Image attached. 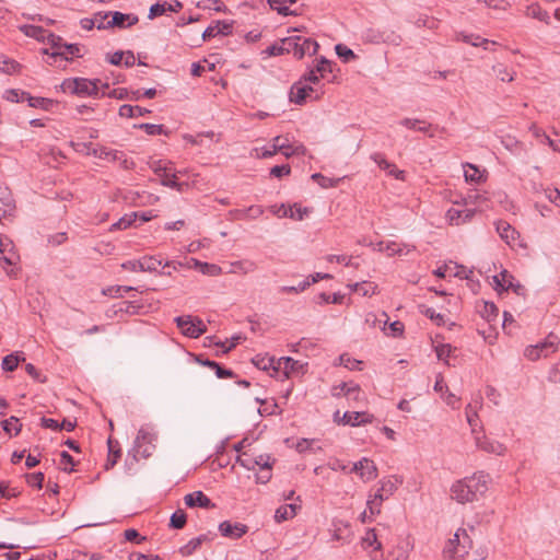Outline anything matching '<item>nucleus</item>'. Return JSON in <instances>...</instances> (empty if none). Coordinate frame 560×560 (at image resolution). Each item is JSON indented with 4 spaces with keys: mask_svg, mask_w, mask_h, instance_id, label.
Here are the masks:
<instances>
[{
    "mask_svg": "<svg viewBox=\"0 0 560 560\" xmlns=\"http://www.w3.org/2000/svg\"><path fill=\"white\" fill-rule=\"evenodd\" d=\"M487 490V482L481 476H472L464 480L456 481L452 488V498L458 503H468L477 500V495L485 493Z\"/></svg>",
    "mask_w": 560,
    "mask_h": 560,
    "instance_id": "obj_1",
    "label": "nucleus"
},
{
    "mask_svg": "<svg viewBox=\"0 0 560 560\" xmlns=\"http://www.w3.org/2000/svg\"><path fill=\"white\" fill-rule=\"evenodd\" d=\"M471 546L472 541L466 529H457L443 550L444 560H463Z\"/></svg>",
    "mask_w": 560,
    "mask_h": 560,
    "instance_id": "obj_2",
    "label": "nucleus"
},
{
    "mask_svg": "<svg viewBox=\"0 0 560 560\" xmlns=\"http://www.w3.org/2000/svg\"><path fill=\"white\" fill-rule=\"evenodd\" d=\"M98 83H101L100 79L74 78L65 80L61 88L65 92L80 96H97Z\"/></svg>",
    "mask_w": 560,
    "mask_h": 560,
    "instance_id": "obj_3",
    "label": "nucleus"
},
{
    "mask_svg": "<svg viewBox=\"0 0 560 560\" xmlns=\"http://www.w3.org/2000/svg\"><path fill=\"white\" fill-rule=\"evenodd\" d=\"M284 44L288 46V54L292 52L298 59H302L305 55H315L319 48L316 40L301 36L287 37Z\"/></svg>",
    "mask_w": 560,
    "mask_h": 560,
    "instance_id": "obj_4",
    "label": "nucleus"
},
{
    "mask_svg": "<svg viewBox=\"0 0 560 560\" xmlns=\"http://www.w3.org/2000/svg\"><path fill=\"white\" fill-rule=\"evenodd\" d=\"M322 96L314 86L306 84L305 80H299L290 89V102L303 105L307 100L317 101Z\"/></svg>",
    "mask_w": 560,
    "mask_h": 560,
    "instance_id": "obj_5",
    "label": "nucleus"
},
{
    "mask_svg": "<svg viewBox=\"0 0 560 560\" xmlns=\"http://www.w3.org/2000/svg\"><path fill=\"white\" fill-rule=\"evenodd\" d=\"M177 327L180 331L189 338H198L207 328L203 322L199 318H192L191 316H178L175 318Z\"/></svg>",
    "mask_w": 560,
    "mask_h": 560,
    "instance_id": "obj_6",
    "label": "nucleus"
},
{
    "mask_svg": "<svg viewBox=\"0 0 560 560\" xmlns=\"http://www.w3.org/2000/svg\"><path fill=\"white\" fill-rule=\"evenodd\" d=\"M352 471H355L364 482L374 480L377 477L375 463L366 457L357 462L352 467Z\"/></svg>",
    "mask_w": 560,
    "mask_h": 560,
    "instance_id": "obj_7",
    "label": "nucleus"
},
{
    "mask_svg": "<svg viewBox=\"0 0 560 560\" xmlns=\"http://www.w3.org/2000/svg\"><path fill=\"white\" fill-rule=\"evenodd\" d=\"M476 214V210L475 209H456V208H451L447 210L446 212V218L450 222V224L452 225H462V224H465L469 221H471V219L474 218V215Z\"/></svg>",
    "mask_w": 560,
    "mask_h": 560,
    "instance_id": "obj_8",
    "label": "nucleus"
},
{
    "mask_svg": "<svg viewBox=\"0 0 560 560\" xmlns=\"http://www.w3.org/2000/svg\"><path fill=\"white\" fill-rule=\"evenodd\" d=\"M0 254L3 255L0 257V262L7 266L14 265L18 259L12 241L2 234H0Z\"/></svg>",
    "mask_w": 560,
    "mask_h": 560,
    "instance_id": "obj_9",
    "label": "nucleus"
},
{
    "mask_svg": "<svg viewBox=\"0 0 560 560\" xmlns=\"http://www.w3.org/2000/svg\"><path fill=\"white\" fill-rule=\"evenodd\" d=\"M185 504L188 508H203V509H213L215 508V504L211 502V500L202 492V491H195L191 493H188L184 497Z\"/></svg>",
    "mask_w": 560,
    "mask_h": 560,
    "instance_id": "obj_10",
    "label": "nucleus"
},
{
    "mask_svg": "<svg viewBox=\"0 0 560 560\" xmlns=\"http://www.w3.org/2000/svg\"><path fill=\"white\" fill-rule=\"evenodd\" d=\"M372 421L373 416L368 412L346 411L339 422L342 424L358 427L361 424L371 423Z\"/></svg>",
    "mask_w": 560,
    "mask_h": 560,
    "instance_id": "obj_11",
    "label": "nucleus"
},
{
    "mask_svg": "<svg viewBox=\"0 0 560 560\" xmlns=\"http://www.w3.org/2000/svg\"><path fill=\"white\" fill-rule=\"evenodd\" d=\"M371 159L378 165L381 170L387 172L388 175H392L397 179H405L404 171L398 170L396 165L387 161L383 154L374 153Z\"/></svg>",
    "mask_w": 560,
    "mask_h": 560,
    "instance_id": "obj_12",
    "label": "nucleus"
},
{
    "mask_svg": "<svg viewBox=\"0 0 560 560\" xmlns=\"http://www.w3.org/2000/svg\"><path fill=\"white\" fill-rule=\"evenodd\" d=\"M495 229L508 245H513L520 237V233L506 221H498Z\"/></svg>",
    "mask_w": 560,
    "mask_h": 560,
    "instance_id": "obj_13",
    "label": "nucleus"
},
{
    "mask_svg": "<svg viewBox=\"0 0 560 560\" xmlns=\"http://www.w3.org/2000/svg\"><path fill=\"white\" fill-rule=\"evenodd\" d=\"M247 526L241 523L232 524L229 521L220 523L219 530L222 536L240 538L247 533Z\"/></svg>",
    "mask_w": 560,
    "mask_h": 560,
    "instance_id": "obj_14",
    "label": "nucleus"
},
{
    "mask_svg": "<svg viewBox=\"0 0 560 560\" xmlns=\"http://www.w3.org/2000/svg\"><path fill=\"white\" fill-rule=\"evenodd\" d=\"M233 23L226 21H217L215 25L208 26L202 33V39H210L219 34L229 35L232 33Z\"/></svg>",
    "mask_w": 560,
    "mask_h": 560,
    "instance_id": "obj_15",
    "label": "nucleus"
},
{
    "mask_svg": "<svg viewBox=\"0 0 560 560\" xmlns=\"http://www.w3.org/2000/svg\"><path fill=\"white\" fill-rule=\"evenodd\" d=\"M138 21L139 19L137 15L125 14L116 11L112 14V20L107 22V27H129L137 24Z\"/></svg>",
    "mask_w": 560,
    "mask_h": 560,
    "instance_id": "obj_16",
    "label": "nucleus"
},
{
    "mask_svg": "<svg viewBox=\"0 0 560 560\" xmlns=\"http://www.w3.org/2000/svg\"><path fill=\"white\" fill-rule=\"evenodd\" d=\"M183 8V3L178 0H175L173 1V3H167V2H164V3H160V2H156L154 4L151 5L150 10H149V19H154L159 15H162L164 14L166 11H172V12H178L179 10H182Z\"/></svg>",
    "mask_w": 560,
    "mask_h": 560,
    "instance_id": "obj_17",
    "label": "nucleus"
},
{
    "mask_svg": "<svg viewBox=\"0 0 560 560\" xmlns=\"http://www.w3.org/2000/svg\"><path fill=\"white\" fill-rule=\"evenodd\" d=\"M304 368V364L298 360H294L290 357H283L277 360V368L275 371L282 370L285 376H289L290 373L300 372Z\"/></svg>",
    "mask_w": 560,
    "mask_h": 560,
    "instance_id": "obj_18",
    "label": "nucleus"
},
{
    "mask_svg": "<svg viewBox=\"0 0 560 560\" xmlns=\"http://www.w3.org/2000/svg\"><path fill=\"white\" fill-rule=\"evenodd\" d=\"M559 343H560L559 337L556 334L550 332L545 338V340L539 342V343H537V346L539 347V350H540L542 357L547 358L550 354H552V353L558 351Z\"/></svg>",
    "mask_w": 560,
    "mask_h": 560,
    "instance_id": "obj_19",
    "label": "nucleus"
},
{
    "mask_svg": "<svg viewBox=\"0 0 560 560\" xmlns=\"http://www.w3.org/2000/svg\"><path fill=\"white\" fill-rule=\"evenodd\" d=\"M107 446H108V456H107L104 467L106 470H109L117 464L118 459L120 458L121 450L119 446V442L114 440L113 438H108Z\"/></svg>",
    "mask_w": 560,
    "mask_h": 560,
    "instance_id": "obj_20",
    "label": "nucleus"
},
{
    "mask_svg": "<svg viewBox=\"0 0 560 560\" xmlns=\"http://www.w3.org/2000/svg\"><path fill=\"white\" fill-rule=\"evenodd\" d=\"M476 445L480 448L486 451L487 453H493L497 455H502L505 451V447L503 444L494 441H490L486 436L479 438L476 436Z\"/></svg>",
    "mask_w": 560,
    "mask_h": 560,
    "instance_id": "obj_21",
    "label": "nucleus"
},
{
    "mask_svg": "<svg viewBox=\"0 0 560 560\" xmlns=\"http://www.w3.org/2000/svg\"><path fill=\"white\" fill-rule=\"evenodd\" d=\"M412 549V542L409 539H405L395 546L389 556L392 560H407Z\"/></svg>",
    "mask_w": 560,
    "mask_h": 560,
    "instance_id": "obj_22",
    "label": "nucleus"
},
{
    "mask_svg": "<svg viewBox=\"0 0 560 560\" xmlns=\"http://www.w3.org/2000/svg\"><path fill=\"white\" fill-rule=\"evenodd\" d=\"M513 282L514 277L505 269L493 277L494 289L498 292L510 290V287H513Z\"/></svg>",
    "mask_w": 560,
    "mask_h": 560,
    "instance_id": "obj_23",
    "label": "nucleus"
},
{
    "mask_svg": "<svg viewBox=\"0 0 560 560\" xmlns=\"http://www.w3.org/2000/svg\"><path fill=\"white\" fill-rule=\"evenodd\" d=\"M300 509L296 504H284L279 506L275 513V521L281 523L293 518L296 515V511Z\"/></svg>",
    "mask_w": 560,
    "mask_h": 560,
    "instance_id": "obj_24",
    "label": "nucleus"
},
{
    "mask_svg": "<svg viewBox=\"0 0 560 560\" xmlns=\"http://www.w3.org/2000/svg\"><path fill=\"white\" fill-rule=\"evenodd\" d=\"M230 273H241L247 275L249 272H254L257 269V265L252 260H238L231 262Z\"/></svg>",
    "mask_w": 560,
    "mask_h": 560,
    "instance_id": "obj_25",
    "label": "nucleus"
},
{
    "mask_svg": "<svg viewBox=\"0 0 560 560\" xmlns=\"http://www.w3.org/2000/svg\"><path fill=\"white\" fill-rule=\"evenodd\" d=\"M81 48L78 44H63L61 50L51 51V57H61L66 60H69V56L71 57H80Z\"/></svg>",
    "mask_w": 560,
    "mask_h": 560,
    "instance_id": "obj_26",
    "label": "nucleus"
},
{
    "mask_svg": "<svg viewBox=\"0 0 560 560\" xmlns=\"http://www.w3.org/2000/svg\"><path fill=\"white\" fill-rule=\"evenodd\" d=\"M387 500V498L376 491L373 497H370V499L366 502L368 511L370 512L371 516L377 515L381 513L382 504L383 502Z\"/></svg>",
    "mask_w": 560,
    "mask_h": 560,
    "instance_id": "obj_27",
    "label": "nucleus"
},
{
    "mask_svg": "<svg viewBox=\"0 0 560 560\" xmlns=\"http://www.w3.org/2000/svg\"><path fill=\"white\" fill-rule=\"evenodd\" d=\"M340 389L343 392V395L350 399L355 401L363 400V393L358 384L353 383H342L340 385Z\"/></svg>",
    "mask_w": 560,
    "mask_h": 560,
    "instance_id": "obj_28",
    "label": "nucleus"
},
{
    "mask_svg": "<svg viewBox=\"0 0 560 560\" xmlns=\"http://www.w3.org/2000/svg\"><path fill=\"white\" fill-rule=\"evenodd\" d=\"M351 290L358 292L362 296H371L377 292V284L370 281L357 282L350 285Z\"/></svg>",
    "mask_w": 560,
    "mask_h": 560,
    "instance_id": "obj_29",
    "label": "nucleus"
},
{
    "mask_svg": "<svg viewBox=\"0 0 560 560\" xmlns=\"http://www.w3.org/2000/svg\"><path fill=\"white\" fill-rule=\"evenodd\" d=\"M148 113H150V110L147 108L128 104L121 105L119 108V115L126 118L140 117Z\"/></svg>",
    "mask_w": 560,
    "mask_h": 560,
    "instance_id": "obj_30",
    "label": "nucleus"
},
{
    "mask_svg": "<svg viewBox=\"0 0 560 560\" xmlns=\"http://www.w3.org/2000/svg\"><path fill=\"white\" fill-rule=\"evenodd\" d=\"M23 100H26L28 102V105L31 107L35 108H43V109H49L52 105V100L45 98V97H35L31 96L30 93L22 92Z\"/></svg>",
    "mask_w": 560,
    "mask_h": 560,
    "instance_id": "obj_31",
    "label": "nucleus"
},
{
    "mask_svg": "<svg viewBox=\"0 0 560 560\" xmlns=\"http://www.w3.org/2000/svg\"><path fill=\"white\" fill-rule=\"evenodd\" d=\"M138 212H131L121 217L117 222L113 223L109 231L126 230L130 228L137 220Z\"/></svg>",
    "mask_w": 560,
    "mask_h": 560,
    "instance_id": "obj_32",
    "label": "nucleus"
},
{
    "mask_svg": "<svg viewBox=\"0 0 560 560\" xmlns=\"http://www.w3.org/2000/svg\"><path fill=\"white\" fill-rule=\"evenodd\" d=\"M458 38H460L463 42L470 44L472 46H482L486 50L489 49V45H495V42H490L489 39L481 38L480 36H475L472 34L466 35V34H459Z\"/></svg>",
    "mask_w": 560,
    "mask_h": 560,
    "instance_id": "obj_33",
    "label": "nucleus"
},
{
    "mask_svg": "<svg viewBox=\"0 0 560 560\" xmlns=\"http://www.w3.org/2000/svg\"><path fill=\"white\" fill-rule=\"evenodd\" d=\"M196 268H198L203 275L208 276H219L222 273V268L214 264L201 262L197 259H191Z\"/></svg>",
    "mask_w": 560,
    "mask_h": 560,
    "instance_id": "obj_34",
    "label": "nucleus"
},
{
    "mask_svg": "<svg viewBox=\"0 0 560 560\" xmlns=\"http://www.w3.org/2000/svg\"><path fill=\"white\" fill-rule=\"evenodd\" d=\"M15 205L11 198H1L0 199V223L3 220L11 218L14 213Z\"/></svg>",
    "mask_w": 560,
    "mask_h": 560,
    "instance_id": "obj_35",
    "label": "nucleus"
},
{
    "mask_svg": "<svg viewBox=\"0 0 560 560\" xmlns=\"http://www.w3.org/2000/svg\"><path fill=\"white\" fill-rule=\"evenodd\" d=\"M361 545L364 549L374 547L375 550H381L382 548V544L377 540V535L373 528L366 530L365 535L361 539Z\"/></svg>",
    "mask_w": 560,
    "mask_h": 560,
    "instance_id": "obj_36",
    "label": "nucleus"
},
{
    "mask_svg": "<svg viewBox=\"0 0 560 560\" xmlns=\"http://www.w3.org/2000/svg\"><path fill=\"white\" fill-rule=\"evenodd\" d=\"M253 363L258 368V369H261V370H269L270 368L275 371V368H277V360L273 358V357H268V355H256L254 359H253Z\"/></svg>",
    "mask_w": 560,
    "mask_h": 560,
    "instance_id": "obj_37",
    "label": "nucleus"
},
{
    "mask_svg": "<svg viewBox=\"0 0 560 560\" xmlns=\"http://www.w3.org/2000/svg\"><path fill=\"white\" fill-rule=\"evenodd\" d=\"M24 360V357H20L18 352L8 354L2 360V369L12 372L18 368L19 363Z\"/></svg>",
    "mask_w": 560,
    "mask_h": 560,
    "instance_id": "obj_38",
    "label": "nucleus"
},
{
    "mask_svg": "<svg viewBox=\"0 0 560 560\" xmlns=\"http://www.w3.org/2000/svg\"><path fill=\"white\" fill-rule=\"evenodd\" d=\"M21 30L26 36L34 37L38 40L45 42L47 30L35 25H24L23 27H21Z\"/></svg>",
    "mask_w": 560,
    "mask_h": 560,
    "instance_id": "obj_39",
    "label": "nucleus"
},
{
    "mask_svg": "<svg viewBox=\"0 0 560 560\" xmlns=\"http://www.w3.org/2000/svg\"><path fill=\"white\" fill-rule=\"evenodd\" d=\"M400 124L409 129L419 130L421 132H427L431 127V125L424 120L411 118H405L400 121Z\"/></svg>",
    "mask_w": 560,
    "mask_h": 560,
    "instance_id": "obj_40",
    "label": "nucleus"
},
{
    "mask_svg": "<svg viewBox=\"0 0 560 560\" xmlns=\"http://www.w3.org/2000/svg\"><path fill=\"white\" fill-rule=\"evenodd\" d=\"M529 131L533 133V136L537 139H544L548 142V144L555 150V151H558L560 152V147L556 145L555 144V140L551 139L549 136L546 135V132L539 128L536 124H533L530 127H529Z\"/></svg>",
    "mask_w": 560,
    "mask_h": 560,
    "instance_id": "obj_41",
    "label": "nucleus"
},
{
    "mask_svg": "<svg viewBox=\"0 0 560 560\" xmlns=\"http://www.w3.org/2000/svg\"><path fill=\"white\" fill-rule=\"evenodd\" d=\"M492 70L495 72L498 79H500L502 82H511L514 79L513 73L503 63L494 65Z\"/></svg>",
    "mask_w": 560,
    "mask_h": 560,
    "instance_id": "obj_42",
    "label": "nucleus"
},
{
    "mask_svg": "<svg viewBox=\"0 0 560 560\" xmlns=\"http://www.w3.org/2000/svg\"><path fill=\"white\" fill-rule=\"evenodd\" d=\"M187 516L183 510H177L171 516L170 526L180 529L186 525Z\"/></svg>",
    "mask_w": 560,
    "mask_h": 560,
    "instance_id": "obj_43",
    "label": "nucleus"
},
{
    "mask_svg": "<svg viewBox=\"0 0 560 560\" xmlns=\"http://www.w3.org/2000/svg\"><path fill=\"white\" fill-rule=\"evenodd\" d=\"M197 8L202 10L224 11L225 7L220 0H202L197 2Z\"/></svg>",
    "mask_w": 560,
    "mask_h": 560,
    "instance_id": "obj_44",
    "label": "nucleus"
},
{
    "mask_svg": "<svg viewBox=\"0 0 560 560\" xmlns=\"http://www.w3.org/2000/svg\"><path fill=\"white\" fill-rule=\"evenodd\" d=\"M308 213V208H302L296 203L293 207H290L289 210L284 212L285 215L299 221L303 220L304 217L307 215Z\"/></svg>",
    "mask_w": 560,
    "mask_h": 560,
    "instance_id": "obj_45",
    "label": "nucleus"
},
{
    "mask_svg": "<svg viewBox=\"0 0 560 560\" xmlns=\"http://www.w3.org/2000/svg\"><path fill=\"white\" fill-rule=\"evenodd\" d=\"M464 176L467 182L479 183L481 179L480 171L472 164L465 165Z\"/></svg>",
    "mask_w": 560,
    "mask_h": 560,
    "instance_id": "obj_46",
    "label": "nucleus"
},
{
    "mask_svg": "<svg viewBox=\"0 0 560 560\" xmlns=\"http://www.w3.org/2000/svg\"><path fill=\"white\" fill-rule=\"evenodd\" d=\"M288 46L284 44V38L280 43L272 44L267 47L264 51L267 56H281L283 54H288Z\"/></svg>",
    "mask_w": 560,
    "mask_h": 560,
    "instance_id": "obj_47",
    "label": "nucleus"
},
{
    "mask_svg": "<svg viewBox=\"0 0 560 560\" xmlns=\"http://www.w3.org/2000/svg\"><path fill=\"white\" fill-rule=\"evenodd\" d=\"M481 315L488 320L491 322L499 315V310L494 303L485 302L483 310Z\"/></svg>",
    "mask_w": 560,
    "mask_h": 560,
    "instance_id": "obj_48",
    "label": "nucleus"
},
{
    "mask_svg": "<svg viewBox=\"0 0 560 560\" xmlns=\"http://www.w3.org/2000/svg\"><path fill=\"white\" fill-rule=\"evenodd\" d=\"M142 306L139 305L136 301H122L120 304H119V308L118 311L119 312H124V313H127V314H130V315H135V314H138L139 313V310L141 308Z\"/></svg>",
    "mask_w": 560,
    "mask_h": 560,
    "instance_id": "obj_49",
    "label": "nucleus"
},
{
    "mask_svg": "<svg viewBox=\"0 0 560 560\" xmlns=\"http://www.w3.org/2000/svg\"><path fill=\"white\" fill-rule=\"evenodd\" d=\"M45 42L50 45L52 51L61 50V48L65 44L60 36L55 35V34L50 33L49 31H47V33H46Z\"/></svg>",
    "mask_w": 560,
    "mask_h": 560,
    "instance_id": "obj_50",
    "label": "nucleus"
},
{
    "mask_svg": "<svg viewBox=\"0 0 560 560\" xmlns=\"http://www.w3.org/2000/svg\"><path fill=\"white\" fill-rule=\"evenodd\" d=\"M135 127L143 129L147 135L155 136V135H162L164 133V126L163 125H155V124H140L136 125Z\"/></svg>",
    "mask_w": 560,
    "mask_h": 560,
    "instance_id": "obj_51",
    "label": "nucleus"
},
{
    "mask_svg": "<svg viewBox=\"0 0 560 560\" xmlns=\"http://www.w3.org/2000/svg\"><path fill=\"white\" fill-rule=\"evenodd\" d=\"M143 268L142 271H156L160 266H162V261L155 257H143L141 259Z\"/></svg>",
    "mask_w": 560,
    "mask_h": 560,
    "instance_id": "obj_52",
    "label": "nucleus"
},
{
    "mask_svg": "<svg viewBox=\"0 0 560 560\" xmlns=\"http://www.w3.org/2000/svg\"><path fill=\"white\" fill-rule=\"evenodd\" d=\"M154 440L153 434L150 432L141 429L139 430L137 438H136V446L141 450L144 445V443L151 444V442Z\"/></svg>",
    "mask_w": 560,
    "mask_h": 560,
    "instance_id": "obj_53",
    "label": "nucleus"
},
{
    "mask_svg": "<svg viewBox=\"0 0 560 560\" xmlns=\"http://www.w3.org/2000/svg\"><path fill=\"white\" fill-rule=\"evenodd\" d=\"M161 184L166 187L176 188L177 190H182L183 184L177 183L175 174H163L161 177Z\"/></svg>",
    "mask_w": 560,
    "mask_h": 560,
    "instance_id": "obj_54",
    "label": "nucleus"
},
{
    "mask_svg": "<svg viewBox=\"0 0 560 560\" xmlns=\"http://www.w3.org/2000/svg\"><path fill=\"white\" fill-rule=\"evenodd\" d=\"M314 70L324 78L327 72H331V62L327 60L325 57H322L317 65L315 66Z\"/></svg>",
    "mask_w": 560,
    "mask_h": 560,
    "instance_id": "obj_55",
    "label": "nucleus"
},
{
    "mask_svg": "<svg viewBox=\"0 0 560 560\" xmlns=\"http://www.w3.org/2000/svg\"><path fill=\"white\" fill-rule=\"evenodd\" d=\"M60 465L62 466V470L72 471L74 464L73 457L66 451L60 453Z\"/></svg>",
    "mask_w": 560,
    "mask_h": 560,
    "instance_id": "obj_56",
    "label": "nucleus"
},
{
    "mask_svg": "<svg viewBox=\"0 0 560 560\" xmlns=\"http://www.w3.org/2000/svg\"><path fill=\"white\" fill-rule=\"evenodd\" d=\"M340 364L345 365L349 370H361L362 361L351 359L347 354H341L339 357Z\"/></svg>",
    "mask_w": 560,
    "mask_h": 560,
    "instance_id": "obj_57",
    "label": "nucleus"
},
{
    "mask_svg": "<svg viewBox=\"0 0 560 560\" xmlns=\"http://www.w3.org/2000/svg\"><path fill=\"white\" fill-rule=\"evenodd\" d=\"M395 483L387 479L381 481V487L377 489L378 492L383 493L387 499L396 491Z\"/></svg>",
    "mask_w": 560,
    "mask_h": 560,
    "instance_id": "obj_58",
    "label": "nucleus"
},
{
    "mask_svg": "<svg viewBox=\"0 0 560 560\" xmlns=\"http://www.w3.org/2000/svg\"><path fill=\"white\" fill-rule=\"evenodd\" d=\"M12 427H14L15 435L19 434L22 425L19 424V419L15 417H11L10 419H7L2 422V429L7 433H11Z\"/></svg>",
    "mask_w": 560,
    "mask_h": 560,
    "instance_id": "obj_59",
    "label": "nucleus"
},
{
    "mask_svg": "<svg viewBox=\"0 0 560 560\" xmlns=\"http://www.w3.org/2000/svg\"><path fill=\"white\" fill-rule=\"evenodd\" d=\"M43 481H44L43 472H34V474L26 475V482L31 487H37L38 489H40L43 487Z\"/></svg>",
    "mask_w": 560,
    "mask_h": 560,
    "instance_id": "obj_60",
    "label": "nucleus"
},
{
    "mask_svg": "<svg viewBox=\"0 0 560 560\" xmlns=\"http://www.w3.org/2000/svg\"><path fill=\"white\" fill-rule=\"evenodd\" d=\"M200 547V539H190L185 546L180 548V553L183 556H190L192 555L197 548Z\"/></svg>",
    "mask_w": 560,
    "mask_h": 560,
    "instance_id": "obj_61",
    "label": "nucleus"
},
{
    "mask_svg": "<svg viewBox=\"0 0 560 560\" xmlns=\"http://www.w3.org/2000/svg\"><path fill=\"white\" fill-rule=\"evenodd\" d=\"M527 15L538 19L540 21H546V19L548 18L547 12L542 11L541 8L537 4L527 8Z\"/></svg>",
    "mask_w": 560,
    "mask_h": 560,
    "instance_id": "obj_62",
    "label": "nucleus"
},
{
    "mask_svg": "<svg viewBox=\"0 0 560 560\" xmlns=\"http://www.w3.org/2000/svg\"><path fill=\"white\" fill-rule=\"evenodd\" d=\"M237 462L247 469H254L255 468V457L250 454L244 452L237 457Z\"/></svg>",
    "mask_w": 560,
    "mask_h": 560,
    "instance_id": "obj_63",
    "label": "nucleus"
},
{
    "mask_svg": "<svg viewBox=\"0 0 560 560\" xmlns=\"http://www.w3.org/2000/svg\"><path fill=\"white\" fill-rule=\"evenodd\" d=\"M124 536H125L126 540L136 542V544H141L142 541H144L147 539L145 537L140 536L138 530L135 528L126 529L124 532Z\"/></svg>",
    "mask_w": 560,
    "mask_h": 560,
    "instance_id": "obj_64",
    "label": "nucleus"
}]
</instances>
